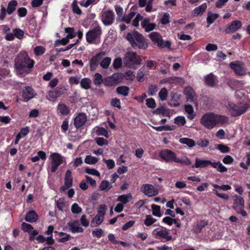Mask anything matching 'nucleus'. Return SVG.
<instances>
[{
  "mask_svg": "<svg viewBox=\"0 0 250 250\" xmlns=\"http://www.w3.org/2000/svg\"><path fill=\"white\" fill-rule=\"evenodd\" d=\"M16 9V0H13L9 2L8 5L7 13L10 15Z\"/></svg>",
  "mask_w": 250,
  "mask_h": 250,
  "instance_id": "f257e3e1",
  "label": "nucleus"
},
{
  "mask_svg": "<svg viewBox=\"0 0 250 250\" xmlns=\"http://www.w3.org/2000/svg\"><path fill=\"white\" fill-rule=\"evenodd\" d=\"M15 36L16 29H13L12 33H10L9 32H8L6 34L5 39L7 41H11L14 40Z\"/></svg>",
  "mask_w": 250,
  "mask_h": 250,
  "instance_id": "f03ea898",
  "label": "nucleus"
},
{
  "mask_svg": "<svg viewBox=\"0 0 250 250\" xmlns=\"http://www.w3.org/2000/svg\"><path fill=\"white\" fill-rule=\"evenodd\" d=\"M7 12L6 11L5 8L3 6H1L0 12V20L3 21L6 16Z\"/></svg>",
  "mask_w": 250,
  "mask_h": 250,
  "instance_id": "7ed1b4c3",
  "label": "nucleus"
},
{
  "mask_svg": "<svg viewBox=\"0 0 250 250\" xmlns=\"http://www.w3.org/2000/svg\"><path fill=\"white\" fill-rule=\"evenodd\" d=\"M11 119L9 116H0V122L4 124H8L10 122Z\"/></svg>",
  "mask_w": 250,
  "mask_h": 250,
  "instance_id": "20e7f679",
  "label": "nucleus"
},
{
  "mask_svg": "<svg viewBox=\"0 0 250 250\" xmlns=\"http://www.w3.org/2000/svg\"><path fill=\"white\" fill-rule=\"evenodd\" d=\"M0 30H2L4 33L6 34L10 31V29L8 26L2 25L0 26Z\"/></svg>",
  "mask_w": 250,
  "mask_h": 250,
  "instance_id": "39448f33",
  "label": "nucleus"
},
{
  "mask_svg": "<svg viewBox=\"0 0 250 250\" xmlns=\"http://www.w3.org/2000/svg\"><path fill=\"white\" fill-rule=\"evenodd\" d=\"M7 108L4 105L3 103L2 102H0V109L6 110Z\"/></svg>",
  "mask_w": 250,
  "mask_h": 250,
  "instance_id": "423d86ee",
  "label": "nucleus"
},
{
  "mask_svg": "<svg viewBox=\"0 0 250 250\" xmlns=\"http://www.w3.org/2000/svg\"><path fill=\"white\" fill-rule=\"evenodd\" d=\"M10 154L12 155H14L16 154V148H13L10 150Z\"/></svg>",
  "mask_w": 250,
  "mask_h": 250,
  "instance_id": "0eeeda50",
  "label": "nucleus"
},
{
  "mask_svg": "<svg viewBox=\"0 0 250 250\" xmlns=\"http://www.w3.org/2000/svg\"><path fill=\"white\" fill-rule=\"evenodd\" d=\"M4 250H13L11 246L7 245L5 247Z\"/></svg>",
  "mask_w": 250,
  "mask_h": 250,
  "instance_id": "6e6552de",
  "label": "nucleus"
},
{
  "mask_svg": "<svg viewBox=\"0 0 250 250\" xmlns=\"http://www.w3.org/2000/svg\"><path fill=\"white\" fill-rule=\"evenodd\" d=\"M6 187L8 189H11L12 187L10 182H8L6 185Z\"/></svg>",
  "mask_w": 250,
  "mask_h": 250,
  "instance_id": "1a4fd4ad",
  "label": "nucleus"
},
{
  "mask_svg": "<svg viewBox=\"0 0 250 250\" xmlns=\"http://www.w3.org/2000/svg\"><path fill=\"white\" fill-rule=\"evenodd\" d=\"M13 235L14 236L16 235V229H14L13 230Z\"/></svg>",
  "mask_w": 250,
  "mask_h": 250,
  "instance_id": "9d476101",
  "label": "nucleus"
},
{
  "mask_svg": "<svg viewBox=\"0 0 250 250\" xmlns=\"http://www.w3.org/2000/svg\"><path fill=\"white\" fill-rule=\"evenodd\" d=\"M14 67H16V63L14 64Z\"/></svg>",
  "mask_w": 250,
  "mask_h": 250,
  "instance_id": "9b49d317",
  "label": "nucleus"
}]
</instances>
